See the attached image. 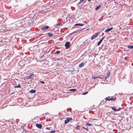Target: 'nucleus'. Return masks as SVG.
<instances>
[{
    "label": "nucleus",
    "instance_id": "obj_23",
    "mask_svg": "<svg viewBox=\"0 0 133 133\" xmlns=\"http://www.w3.org/2000/svg\"><path fill=\"white\" fill-rule=\"evenodd\" d=\"M110 97L108 96V97H106L105 98V101H110V99L109 98V97Z\"/></svg>",
    "mask_w": 133,
    "mask_h": 133
},
{
    "label": "nucleus",
    "instance_id": "obj_3",
    "mask_svg": "<svg viewBox=\"0 0 133 133\" xmlns=\"http://www.w3.org/2000/svg\"><path fill=\"white\" fill-rule=\"evenodd\" d=\"M70 43L69 42H67L65 44V48L66 49H67L70 48Z\"/></svg>",
    "mask_w": 133,
    "mask_h": 133
},
{
    "label": "nucleus",
    "instance_id": "obj_22",
    "mask_svg": "<svg viewBox=\"0 0 133 133\" xmlns=\"http://www.w3.org/2000/svg\"><path fill=\"white\" fill-rule=\"evenodd\" d=\"M107 78V76L104 77L103 78H102L100 77H98L99 78H102V79H103V80L104 81H105L106 80Z\"/></svg>",
    "mask_w": 133,
    "mask_h": 133
},
{
    "label": "nucleus",
    "instance_id": "obj_25",
    "mask_svg": "<svg viewBox=\"0 0 133 133\" xmlns=\"http://www.w3.org/2000/svg\"><path fill=\"white\" fill-rule=\"evenodd\" d=\"M86 125L88 126H91L92 125V124H91L88 123L86 124Z\"/></svg>",
    "mask_w": 133,
    "mask_h": 133
},
{
    "label": "nucleus",
    "instance_id": "obj_14",
    "mask_svg": "<svg viewBox=\"0 0 133 133\" xmlns=\"http://www.w3.org/2000/svg\"><path fill=\"white\" fill-rule=\"evenodd\" d=\"M49 28V27L48 26H46L42 27V30H45L47 29H48Z\"/></svg>",
    "mask_w": 133,
    "mask_h": 133
},
{
    "label": "nucleus",
    "instance_id": "obj_8",
    "mask_svg": "<svg viewBox=\"0 0 133 133\" xmlns=\"http://www.w3.org/2000/svg\"><path fill=\"white\" fill-rule=\"evenodd\" d=\"M36 125L37 128L40 129H41L42 127V125L41 124H36Z\"/></svg>",
    "mask_w": 133,
    "mask_h": 133
},
{
    "label": "nucleus",
    "instance_id": "obj_19",
    "mask_svg": "<svg viewBox=\"0 0 133 133\" xmlns=\"http://www.w3.org/2000/svg\"><path fill=\"white\" fill-rule=\"evenodd\" d=\"M127 47L128 48L130 49H132L133 48V45H128L127 46Z\"/></svg>",
    "mask_w": 133,
    "mask_h": 133
},
{
    "label": "nucleus",
    "instance_id": "obj_4",
    "mask_svg": "<svg viewBox=\"0 0 133 133\" xmlns=\"http://www.w3.org/2000/svg\"><path fill=\"white\" fill-rule=\"evenodd\" d=\"M99 34H94L91 37V39L92 40L94 39L98 36Z\"/></svg>",
    "mask_w": 133,
    "mask_h": 133
},
{
    "label": "nucleus",
    "instance_id": "obj_16",
    "mask_svg": "<svg viewBox=\"0 0 133 133\" xmlns=\"http://www.w3.org/2000/svg\"><path fill=\"white\" fill-rule=\"evenodd\" d=\"M84 25V24H80V23H77V24H75V26H76L77 25H79L80 26H82Z\"/></svg>",
    "mask_w": 133,
    "mask_h": 133
},
{
    "label": "nucleus",
    "instance_id": "obj_30",
    "mask_svg": "<svg viewBox=\"0 0 133 133\" xmlns=\"http://www.w3.org/2000/svg\"><path fill=\"white\" fill-rule=\"evenodd\" d=\"M80 128V126L79 125H77L76 127L75 128V129L76 130H77V129H79V128Z\"/></svg>",
    "mask_w": 133,
    "mask_h": 133
},
{
    "label": "nucleus",
    "instance_id": "obj_45",
    "mask_svg": "<svg viewBox=\"0 0 133 133\" xmlns=\"http://www.w3.org/2000/svg\"><path fill=\"white\" fill-rule=\"evenodd\" d=\"M69 34V35H71V34Z\"/></svg>",
    "mask_w": 133,
    "mask_h": 133
},
{
    "label": "nucleus",
    "instance_id": "obj_46",
    "mask_svg": "<svg viewBox=\"0 0 133 133\" xmlns=\"http://www.w3.org/2000/svg\"><path fill=\"white\" fill-rule=\"evenodd\" d=\"M124 59H125V60H126V58H124Z\"/></svg>",
    "mask_w": 133,
    "mask_h": 133
},
{
    "label": "nucleus",
    "instance_id": "obj_32",
    "mask_svg": "<svg viewBox=\"0 0 133 133\" xmlns=\"http://www.w3.org/2000/svg\"><path fill=\"white\" fill-rule=\"evenodd\" d=\"M105 38V37L104 36L103 37L100 41H101V42H102L103 41V40Z\"/></svg>",
    "mask_w": 133,
    "mask_h": 133
},
{
    "label": "nucleus",
    "instance_id": "obj_18",
    "mask_svg": "<svg viewBox=\"0 0 133 133\" xmlns=\"http://www.w3.org/2000/svg\"><path fill=\"white\" fill-rule=\"evenodd\" d=\"M77 90V89H71L69 90V91H72L73 92H75Z\"/></svg>",
    "mask_w": 133,
    "mask_h": 133
},
{
    "label": "nucleus",
    "instance_id": "obj_31",
    "mask_svg": "<svg viewBox=\"0 0 133 133\" xmlns=\"http://www.w3.org/2000/svg\"><path fill=\"white\" fill-rule=\"evenodd\" d=\"M88 93V91H86V92H85L83 93L82 94V95H86Z\"/></svg>",
    "mask_w": 133,
    "mask_h": 133
},
{
    "label": "nucleus",
    "instance_id": "obj_26",
    "mask_svg": "<svg viewBox=\"0 0 133 133\" xmlns=\"http://www.w3.org/2000/svg\"><path fill=\"white\" fill-rule=\"evenodd\" d=\"M42 39H47V36L46 35V36H44V37H42Z\"/></svg>",
    "mask_w": 133,
    "mask_h": 133
},
{
    "label": "nucleus",
    "instance_id": "obj_36",
    "mask_svg": "<svg viewBox=\"0 0 133 133\" xmlns=\"http://www.w3.org/2000/svg\"><path fill=\"white\" fill-rule=\"evenodd\" d=\"M99 77H93L92 78V79H96V78H98Z\"/></svg>",
    "mask_w": 133,
    "mask_h": 133
},
{
    "label": "nucleus",
    "instance_id": "obj_20",
    "mask_svg": "<svg viewBox=\"0 0 133 133\" xmlns=\"http://www.w3.org/2000/svg\"><path fill=\"white\" fill-rule=\"evenodd\" d=\"M60 53V51L59 50L57 51L54 53L55 54H59Z\"/></svg>",
    "mask_w": 133,
    "mask_h": 133
},
{
    "label": "nucleus",
    "instance_id": "obj_52",
    "mask_svg": "<svg viewBox=\"0 0 133 133\" xmlns=\"http://www.w3.org/2000/svg\"><path fill=\"white\" fill-rule=\"evenodd\" d=\"M103 34H102V36H103Z\"/></svg>",
    "mask_w": 133,
    "mask_h": 133
},
{
    "label": "nucleus",
    "instance_id": "obj_5",
    "mask_svg": "<svg viewBox=\"0 0 133 133\" xmlns=\"http://www.w3.org/2000/svg\"><path fill=\"white\" fill-rule=\"evenodd\" d=\"M22 22H19L16 24V25H15V24L14 25H13L15 26L16 25L17 26H18L19 27H21L22 25Z\"/></svg>",
    "mask_w": 133,
    "mask_h": 133
},
{
    "label": "nucleus",
    "instance_id": "obj_28",
    "mask_svg": "<svg viewBox=\"0 0 133 133\" xmlns=\"http://www.w3.org/2000/svg\"><path fill=\"white\" fill-rule=\"evenodd\" d=\"M102 42H101V41H99V42H98V43L97 44V45L98 46H99L101 44V43Z\"/></svg>",
    "mask_w": 133,
    "mask_h": 133
},
{
    "label": "nucleus",
    "instance_id": "obj_53",
    "mask_svg": "<svg viewBox=\"0 0 133 133\" xmlns=\"http://www.w3.org/2000/svg\"><path fill=\"white\" fill-rule=\"evenodd\" d=\"M4 80H6V79H4Z\"/></svg>",
    "mask_w": 133,
    "mask_h": 133
},
{
    "label": "nucleus",
    "instance_id": "obj_39",
    "mask_svg": "<svg viewBox=\"0 0 133 133\" xmlns=\"http://www.w3.org/2000/svg\"><path fill=\"white\" fill-rule=\"evenodd\" d=\"M34 47H35V48H37L38 47V46L37 45H35L34 46Z\"/></svg>",
    "mask_w": 133,
    "mask_h": 133
},
{
    "label": "nucleus",
    "instance_id": "obj_13",
    "mask_svg": "<svg viewBox=\"0 0 133 133\" xmlns=\"http://www.w3.org/2000/svg\"><path fill=\"white\" fill-rule=\"evenodd\" d=\"M36 91L35 89H32L29 91V92L31 93H34L36 92Z\"/></svg>",
    "mask_w": 133,
    "mask_h": 133
},
{
    "label": "nucleus",
    "instance_id": "obj_34",
    "mask_svg": "<svg viewBox=\"0 0 133 133\" xmlns=\"http://www.w3.org/2000/svg\"><path fill=\"white\" fill-rule=\"evenodd\" d=\"M39 82L42 84H45V82H43V81H40Z\"/></svg>",
    "mask_w": 133,
    "mask_h": 133
},
{
    "label": "nucleus",
    "instance_id": "obj_49",
    "mask_svg": "<svg viewBox=\"0 0 133 133\" xmlns=\"http://www.w3.org/2000/svg\"><path fill=\"white\" fill-rule=\"evenodd\" d=\"M42 57H43V56H41L40 57H41V58H42Z\"/></svg>",
    "mask_w": 133,
    "mask_h": 133
},
{
    "label": "nucleus",
    "instance_id": "obj_9",
    "mask_svg": "<svg viewBox=\"0 0 133 133\" xmlns=\"http://www.w3.org/2000/svg\"><path fill=\"white\" fill-rule=\"evenodd\" d=\"M112 28H113L112 27H111L109 28H108V29H106V30H105L104 31V32H106L108 31H109L110 30H111V29H112Z\"/></svg>",
    "mask_w": 133,
    "mask_h": 133
},
{
    "label": "nucleus",
    "instance_id": "obj_2",
    "mask_svg": "<svg viewBox=\"0 0 133 133\" xmlns=\"http://www.w3.org/2000/svg\"><path fill=\"white\" fill-rule=\"evenodd\" d=\"M73 119L72 118L68 117L66 118V119L64 121V124H66L68 123L70 121H72Z\"/></svg>",
    "mask_w": 133,
    "mask_h": 133
},
{
    "label": "nucleus",
    "instance_id": "obj_29",
    "mask_svg": "<svg viewBox=\"0 0 133 133\" xmlns=\"http://www.w3.org/2000/svg\"><path fill=\"white\" fill-rule=\"evenodd\" d=\"M102 42H101V41H99V42H98V43L97 44V45L98 46H99L101 44V43Z\"/></svg>",
    "mask_w": 133,
    "mask_h": 133
},
{
    "label": "nucleus",
    "instance_id": "obj_10",
    "mask_svg": "<svg viewBox=\"0 0 133 133\" xmlns=\"http://www.w3.org/2000/svg\"><path fill=\"white\" fill-rule=\"evenodd\" d=\"M50 49H49V50H48V49H47L46 50H44L43 51L44 53L45 54H46L47 53H48L49 52L50 50Z\"/></svg>",
    "mask_w": 133,
    "mask_h": 133
},
{
    "label": "nucleus",
    "instance_id": "obj_6",
    "mask_svg": "<svg viewBox=\"0 0 133 133\" xmlns=\"http://www.w3.org/2000/svg\"><path fill=\"white\" fill-rule=\"evenodd\" d=\"M47 34V35L48 36V37H50L53 36V35H52V34ZM58 36H59L58 35H56V36H55V35H54L53 36V37H53V38H57Z\"/></svg>",
    "mask_w": 133,
    "mask_h": 133
},
{
    "label": "nucleus",
    "instance_id": "obj_42",
    "mask_svg": "<svg viewBox=\"0 0 133 133\" xmlns=\"http://www.w3.org/2000/svg\"><path fill=\"white\" fill-rule=\"evenodd\" d=\"M5 83H3L2 84V85H4V84Z\"/></svg>",
    "mask_w": 133,
    "mask_h": 133
},
{
    "label": "nucleus",
    "instance_id": "obj_11",
    "mask_svg": "<svg viewBox=\"0 0 133 133\" xmlns=\"http://www.w3.org/2000/svg\"><path fill=\"white\" fill-rule=\"evenodd\" d=\"M116 99V98L115 97L113 98L111 97L110 99V101L111 100V101L113 102L115 101Z\"/></svg>",
    "mask_w": 133,
    "mask_h": 133
},
{
    "label": "nucleus",
    "instance_id": "obj_37",
    "mask_svg": "<svg viewBox=\"0 0 133 133\" xmlns=\"http://www.w3.org/2000/svg\"><path fill=\"white\" fill-rule=\"evenodd\" d=\"M55 131L54 130H52L50 132V133H55Z\"/></svg>",
    "mask_w": 133,
    "mask_h": 133
},
{
    "label": "nucleus",
    "instance_id": "obj_24",
    "mask_svg": "<svg viewBox=\"0 0 133 133\" xmlns=\"http://www.w3.org/2000/svg\"><path fill=\"white\" fill-rule=\"evenodd\" d=\"M101 5H99L97 6V7L95 8V9L96 10L98 9L101 7Z\"/></svg>",
    "mask_w": 133,
    "mask_h": 133
},
{
    "label": "nucleus",
    "instance_id": "obj_21",
    "mask_svg": "<svg viewBox=\"0 0 133 133\" xmlns=\"http://www.w3.org/2000/svg\"><path fill=\"white\" fill-rule=\"evenodd\" d=\"M21 86L20 85V84H19L17 86H14V87L15 88H19L21 87Z\"/></svg>",
    "mask_w": 133,
    "mask_h": 133
},
{
    "label": "nucleus",
    "instance_id": "obj_17",
    "mask_svg": "<svg viewBox=\"0 0 133 133\" xmlns=\"http://www.w3.org/2000/svg\"><path fill=\"white\" fill-rule=\"evenodd\" d=\"M106 102V101H105V99H104L102 101H101L100 104H100H101L102 105L103 104H104V103L105 102Z\"/></svg>",
    "mask_w": 133,
    "mask_h": 133
},
{
    "label": "nucleus",
    "instance_id": "obj_51",
    "mask_svg": "<svg viewBox=\"0 0 133 133\" xmlns=\"http://www.w3.org/2000/svg\"><path fill=\"white\" fill-rule=\"evenodd\" d=\"M97 34L99 33V32H97Z\"/></svg>",
    "mask_w": 133,
    "mask_h": 133
},
{
    "label": "nucleus",
    "instance_id": "obj_33",
    "mask_svg": "<svg viewBox=\"0 0 133 133\" xmlns=\"http://www.w3.org/2000/svg\"><path fill=\"white\" fill-rule=\"evenodd\" d=\"M110 72H109L107 74V77H109L110 75Z\"/></svg>",
    "mask_w": 133,
    "mask_h": 133
},
{
    "label": "nucleus",
    "instance_id": "obj_38",
    "mask_svg": "<svg viewBox=\"0 0 133 133\" xmlns=\"http://www.w3.org/2000/svg\"><path fill=\"white\" fill-rule=\"evenodd\" d=\"M50 128H49V127H46L45 129L47 130H50Z\"/></svg>",
    "mask_w": 133,
    "mask_h": 133
},
{
    "label": "nucleus",
    "instance_id": "obj_40",
    "mask_svg": "<svg viewBox=\"0 0 133 133\" xmlns=\"http://www.w3.org/2000/svg\"><path fill=\"white\" fill-rule=\"evenodd\" d=\"M119 94H120V95H121V94H123V93H119Z\"/></svg>",
    "mask_w": 133,
    "mask_h": 133
},
{
    "label": "nucleus",
    "instance_id": "obj_41",
    "mask_svg": "<svg viewBox=\"0 0 133 133\" xmlns=\"http://www.w3.org/2000/svg\"><path fill=\"white\" fill-rule=\"evenodd\" d=\"M15 93V92H12V93H11V95H12L14 93Z\"/></svg>",
    "mask_w": 133,
    "mask_h": 133
},
{
    "label": "nucleus",
    "instance_id": "obj_27",
    "mask_svg": "<svg viewBox=\"0 0 133 133\" xmlns=\"http://www.w3.org/2000/svg\"><path fill=\"white\" fill-rule=\"evenodd\" d=\"M87 53V51H85V52L82 54L81 55V57H83L84 56L85 54H86Z\"/></svg>",
    "mask_w": 133,
    "mask_h": 133
},
{
    "label": "nucleus",
    "instance_id": "obj_44",
    "mask_svg": "<svg viewBox=\"0 0 133 133\" xmlns=\"http://www.w3.org/2000/svg\"><path fill=\"white\" fill-rule=\"evenodd\" d=\"M95 88V86H93L92 87V88Z\"/></svg>",
    "mask_w": 133,
    "mask_h": 133
},
{
    "label": "nucleus",
    "instance_id": "obj_50",
    "mask_svg": "<svg viewBox=\"0 0 133 133\" xmlns=\"http://www.w3.org/2000/svg\"><path fill=\"white\" fill-rule=\"evenodd\" d=\"M44 56V55H43V57Z\"/></svg>",
    "mask_w": 133,
    "mask_h": 133
},
{
    "label": "nucleus",
    "instance_id": "obj_12",
    "mask_svg": "<svg viewBox=\"0 0 133 133\" xmlns=\"http://www.w3.org/2000/svg\"><path fill=\"white\" fill-rule=\"evenodd\" d=\"M82 128L83 129H85L87 131H89V130H88V127L86 125L85 127H82Z\"/></svg>",
    "mask_w": 133,
    "mask_h": 133
},
{
    "label": "nucleus",
    "instance_id": "obj_35",
    "mask_svg": "<svg viewBox=\"0 0 133 133\" xmlns=\"http://www.w3.org/2000/svg\"><path fill=\"white\" fill-rule=\"evenodd\" d=\"M57 25H60V26L62 25V24L61 23H58L56 24Z\"/></svg>",
    "mask_w": 133,
    "mask_h": 133
},
{
    "label": "nucleus",
    "instance_id": "obj_47",
    "mask_svg": "<svg viewBox=\"0 0 133 133\" xmlns=\"http://www.w3.org/2000/svg\"><path fill=\"white\" fill-rule=\"evenodd\" d=\"M124 78H125V77H123V79H124Z\"/></svg>",
    "mask_w": 133,
    "mask_h": 133
},
{
    "label": "nucleus",
    "instance_id": "obj_48",
    "mask_svg": "<svg viewBox=\"0 0 133 133\" xmlns=\"http://www.w3.org/2000/svg\"><path fill=\"white\" fill-rule=\"evenodd\" d=\"M42 57H43V56H41L40 57H41V58H42Z\"/></svg>",
    "mask_w": 133,
    "mask_h": 133
},
{
    "label": "nucleus",
    "instance_id": "obj_43",
    "mask_svg": "<svg viewBox=\"0 0 133 133\" xmlns=\"http://www.w3.org/2000/svg\"><path fill=\"white\" fill-rule=\"evenodd\" d=\"M13 28L14 29H17V28Z\"/></svg>",
    "mask_w": 133,
    "mask_h": 133
},
{
    "label": "nucleus",
    "instance_id": "obj_1",
    "mask_svg": "<svg viewBox=\"0 0 133 133\" xmlns=\"http://www.w3.org/2000/svg\"><path fill=\"white\" fill-rule=\"evenodd\" d=\"M111 107L112 110L115 111L120 110L121 109H122V108H117L115 107Z\"/></svg>",
    "mask_w": 133,
    "mask_h": 133
},
{
    "label": "nucleus",
    "instance_id": "obj_7",
    "mask_svg": "<svg viewBox=\"0 0 133 133\" xmlns=\"http://www.w3.org/2000/svg\"><path fill=\"white\" fill-rule=\"evenodd\" d=\"M34 75L33 74H31L29 76H27L26 77L27 79H30L31 78H33V76Z\"/></svg>",
    "mask_w": 133,
    "mask_h": 133
},
{
    "label": "nucleus",
    "instance_id": "obj_15",
    "mask_svg": "<svg viewBox=\"0 0 133 133\" xmlns=\"http://www.w3.org/2000/svg\"><path fill=\"white\" fill-rule=\"evenodd\" d=\"M84 64V63L83 62H82L80 64H79V67L81 68L83 67Z\"/></svg>",
    "mask_w": 133,
    "mask_h": 133
}]
</instances>
